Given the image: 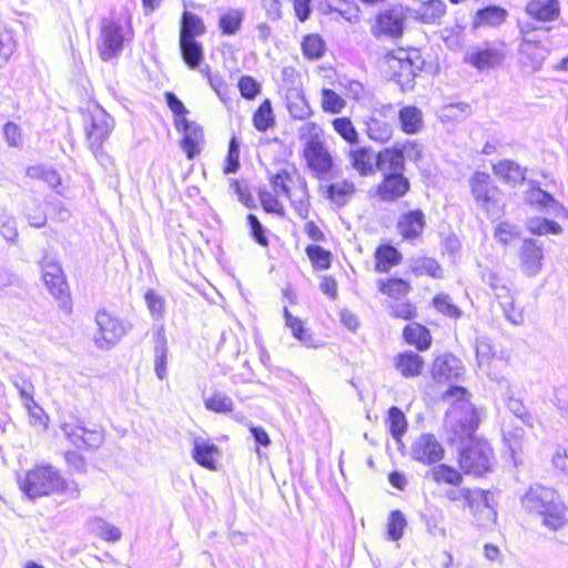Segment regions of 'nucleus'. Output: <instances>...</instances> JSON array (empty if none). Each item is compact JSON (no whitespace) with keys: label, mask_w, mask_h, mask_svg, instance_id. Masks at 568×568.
Here are the masks:
<instances>
[{"label":"nucleus","mask_w":568,"mask_h":568,"mask_svg":"<svg viewBox=\"0 0 568 568\" xmlns=\"http://www.w3.org/2000/svg\"><path fill=\"white\" fill-rule=\"evenodd\" d=\"M523 508L539 518L542 526L557 530L566 519V506L560 495L551 487L541 484L530 485L520 498Z\"/></svg>","instance_id":"obj_1"},{"label":"nucleus","mask_w":568,"mask_h":568,"mask_svg":"<svg viewBox=\"0 0 568 568\" xmlns=\"http://www.w3.org/2000/svg\"><path fill=\"white\" fill-rule=\"evenodd\" d=\"M470 394L459 386L450 387L444 400L450 404L445 417V428L450 442L470 437L478 426V415L469 399Z\"/></svg>","instance_id":"obj_2"},{"label":"nucleus","mask_w":568,"mask_h":568,"mask_svg":"<svg viewBox=\"0 0 568 568\" xmlns=\"http://www.w3.org/2000/svg\"><path fill=\"white\" fill-rule=\"evenodd\" d=\"M518 62L531 72L541 69L548 54L544 36L531 23L519 24Z\"/></svg>","instance_id":"obj_3"},{"label":"nucleus","mask_w":568,"mask_h":568,"mask_svg":"<svg viewBox=\"0 0 568 568\" xmlns=\"http://www.w3.org/2000/svg\"><path fill=\"white\" fill-rule=\"evenodd\" d=\"M468 184L476 204L488 216L499 217L504 210L503 195L490 175L485 172H475L469 178Z\"/></svg>","instance_id":"obj_4"},{"label":"nucleus","mask_w":568,"mask_h":568,"mask_svg":"<svg viewBox=\"0 0 568 568\" xmlns=\"http://www.w3.org/2000/svg\"><path fill=\"white\" fill-rule=\"evenodd\" d=\"M87 112L84 120L85 136L90 150L98 159L103 153L102 144L109 139L114 129V120L97 103L89 104Z\"/></svg>","instance_id":"obj_5"},{"label":"nucleus","mask_w":568,"mask_h":568,"mask_svg":"<svg viewBox=\"0 0 568 568\" xmlns=\"http://www.w3.org/2000/svg\"><path fill=\"white\" fill-rule=\"evenodd\" d=\"M62 484V476L52 466H37L19 479L20 489L34 499L55 493Z\"/></svg>","instance_id":"obj_6"},{"label":"nucleus","mask_w":568,"mask_h":568,"mask_svg":"<svg viewBox=\"0 0 568 568\" xmlns=\"http://www.w3.org/2000/svg\"><path fill=\"white\" fill-rule=\"evenodd\" d=\"M493 450L486 440L469 438L459 454V466L466 474L481 476L491 467Z\"/></svg>","instance_id":"obj_7"},{"label":"nucleus","mask_w":568,"mask_h":568,"mask_svg":"<svg viewBox=\"0 0 568 568\" xmlns=\"http://www.w3.org/2000/svg\"><path fill=\"white\" fill-rule=\"evenodd\" d=\"M386 63L392 71L393 79L402 89H407L412 87L424 61L417 50H398L396 53L386 55Z\"/></svg>","instance_id":"obj_8"},{"label":"nucleus","mask_w":568,"mask_h":568,"mask_svg":"<svg viewBox=\"0 0 568 568\" xmlns=\"http://www.w3.org/2000/svg\"><path fill=\"white\" fill-rule=\"evenodd\" d=\"M131 30L120 22L104 19L100 27L98 51L103 61L116 58L124 49V43L131 40Z\"/></svg>","instance_id":"obj_9"},{"label":"nucleus","mask_w":568,"mask_h":568,"mask_svg":"<svg viewBox=\"0 0 568 568\" xmlns=\"http://www.w3.org/2000/svg\"><path fill=\"white\" fill-rule=\"evenodd\" d=\"M98 331L94 333V344L101 349H108L116 345L125 334V325L119 318L105 311H99L95 315Z\"/></svg>","instance_id":"obj_10"},{"label":"nucleus","mask_w":568,"mask_h":568,"mask_svg":"<svg viewBox=\"0 0 568 568\" xmlns=\"http://www.w3.org/2000/svg\"><path fill=\"white\" fill-rule=\"evenodd\" d=\"M409 456L423 465H434L444 458L445 448L434 434L423 433L413 440Z\"/></svg>","instance_id":"obj_11"},{"label":"nucleus","mask_w":568,"mask_h":568,"mask_svg":"<svg viewBox=\"0 0 568 568\" xmlns=\"http://www.w3.org/2000/svg\"><path fill=\"white\" fill-rule=\"evenodd\" d=\"M519 268L527 277H536L544 267L542 244L535 239H524L518 248Z\"/></svg>","instance_id":"obj_12"},{"label":"nucleus","mask_w":568,"mask_h":568,"mask_svg":"<svg viewBox=\"0 0 568 568\" xmlns=\"http://www.w3.org/2000/svg\"><path fill=\"white\" fill-rule=\"evenodd\" d=\"M61 430L64 437L77 448L98 449L104 435L101 429H89L81 423H63Z\"/></svg>","instance_id":"obj_13"},{"label":"nucleus","mask_w":568,"mask_h":568,"mask_svg":"<svg viewBox=\"0 0 568 568\" xmlns=\"http://www.w3.org/2000/svg\"><path fill=\"white\" fill-rule=\"evenodd\" d=\"M405 19L403 7L393 6L387 8L377 16L374 34L399 38L403 34Z\"/></svg>","instance_id":"obj_14"},{"label":"nucleus","mask_w":568,"mask_h":568,"mask_svg":"<svg viewBox=\"0 0 568 568\" xmlns=\"http://www.w3.org/2000/svg\"><path fill=\"white\" fill-rule=\"evenodd\" d=\"M307 166L318 179L325 178L334 166L333 158L324 142L305 144L303 151Z\"/></svg>","instance_id":"obj_15"},{"label":"nucleus","mask_w":568,"mask_h":568,"mask_svg":"<svg viewBox=\"0 0 568 568\" xmlns=\"http://www.w3.org/2000/svg\"><path fill=\"white\" fill-rule=\"evenodd\" d=\"M42 278L50 291L51 295L57 300L68 297V285L64 281L61 266L54 258L45 255L41 261Z\"/></svg>","instance_id":"obj_16"},{"label":"nucleus","mask_w":568,"mask_h":568,"mask_svg":"<svg viewBox=\"0 0 568 568\" xmlns=\"http://www.w3.org/2000/svg\"><path fill=\"white\" fill-rule=\"evenodd\" d=\"M174 125L178 131L183 132L181 142L183 151L189 159H193L200 153V143L203 140L202 128L194 122L187 121L185 118H176Z\"/></svg>","instance_id":"obj_17"},{"label":"nucleus","mask_w":568,"mask_h":568,"mask_svg":"<svg viewBox=\"0 0 568 568\" xmlns=\"http://www.w3.org/2000/svg\"><path fill=\"white\" fill-rule=\"evenodd\" d=\"M409 191V181L400 172L387 173L377 186V195L386 202L396 201Z\"/></svg>","instance_id":"obj_18"},{"label":"nucleus","mask_w":568,"mask_h":568,"mask_svg":"<svg viewBox=\"0 0 568 568\" xmlns=\"http://www.w3.org/2000/svg\"><path fill=\"white\" fill-rule=\"evenodd\" d=\"M412 144H403L400 149L386 148L376 154V169L385 174L393 172H400L405 168L404 153Z\"/></svg>","instance_id":"obj_19"},{"label":"nucleus","mask_w":568,"mask_h":568,"mask_svg":"<svg viewBox=\"0 0 568 568\" xmlns=\"http://www.w3.org/2000/svg\"><path fill=\"white\" fill-rule=\"evenodd\" d=\"M526 14L538 22H554L560 17L559 0H529L525 6Z\"/></svg>","instance_id":"obj_20"},{"label":"nucleus","mask_w":568,"mask_h":568,"mask_svg":"<svg viewBox=\"0 0 568 568\" xmlns=\"http://www.w3.org/2000/svg\"><path fill=\"white\" fill-rule=\"evenodd\" d=\"M464 373L462 362L452 354L437 357L432 366V374L437 382L457 379Z\"/></svg>","instance_id":"obj_21"},{"label":"nucleus","mask_w":568,"mask_h":568,"mask_svg":"<svg viewBox=\"0 0 568 568\" xmlns=\"http://www.w3.org/2000/svg\"><path fill=\"white\" fill-rule=\"evenodd\" d=\"M220 455L221 453L219 447L213 443L201 437H195L193 439L192 458L200 466L210 470H215L216 459Z\"/></svg>","instance_id":"obj_22"},{"label":"nucleus","mask_w":568,"mask_h":568,"mask_svg":"<svg viewBox=\"0 0 568 568\" xmlns=\"http://www.w3.org/2000/svg\"><path fill=\"white\" fill-rule=\"evenodd\" d=\"M469 509L478 526L490 528L495 525L497 513L490 504L489 491L481 489V496L476 497V501Z\"/></svg>","instance_id":"obj_23"},{"label":"nucleus","mask_w":568,"mask_h":568,"mask_svg":"<svg viewBox=\"0 0 568 568\" xmlns=\"http://www.w3.org/2000/svg\"><path fill=\"white\" fill-rule=\"evenodd\" d=\"M348 160L352 168L362 176L374 174L376 170V155L368 148L351 150Z\"/></svg>","instance_id":"obj_24"},{"label":"nucleus","mask_w":568,"mask_h":568,"mask_svg":"<svg viewBox=\"0 0 568 568\" xmlns=\"http://www.w3.org/2000/svg\"><path fill=\"white\" fill-rule=\"evenodd\" d=\"M425 226L424 213L420 210L409 211L398 220V232L405 239H414L422 234Z\"/></svg>","instance_id":"obj_25"},{"label":"nucleus","mask_w":568,"mask_h":568,"mask_svg":"<svg viewBox=\"0 0 568 568\" xmlns=\"http://www.w3.org/2000/svg\"><path fill=\"white\" fill-rule=\"evenodd\" d=\"M395 367L405 377H416L422 374L424 361L417 353L407 351L395 357Z\"/></svg>","instance_id":"obj_26"},{"label":"nucleus","mask_w":568,"mask_h":568,"mask_svg":"<svg viewBox=\"0 0 568 568\" xmlns=\"http://www.w3.org/2000/svg\"><path fill=\"white\" fill-rule=\"evenodd\" d=\"M415 18L423 23L434 24L439 22L446 12V4L442 0L422 2L414 10Z\"/></svg>","instance_id":"obj_27"},{"label":"nucleus","mask_w":568,"mask_h":568,"mask_svg":"<svg viewBox=\"0 0 568 568\" xmlns=\"http://www.w3.org/2000/svg\"><path fill=\"white\" fill-rule=\"evenodd\" d=\"M493 172L501 181L511 185H516L525 180V170L510 160H501L494 164Z\"/></svg>","instance_id":"obj_28"},{"label":"nucleus","mask_w":568,"mask_h":568,"mask_svg":"<svg viewBox=\"0 0 568 568\" xmlns=\"http://www.w3.org/2000/svg\"><path fill=\"white\" fill-rule=\"evenodd\" d=\"M367 136L378 143H386L393 134V126L385 120L377 118L375 114L365 121Z\"/></svg>","instance_id":"obj_29"},{"label":"nucleus","mask_w":568,"mask_h":568,"mask_svg":"<svg viewBox=\"0 0 568 568\" xmlns=\"http://www.w3.org/2000/svg\"><path fill=\"white\" fill-rule=\"evenodd\" d=\"M507 16L504 8L490 6L476 12L474 27H498L506 21Z\"/></svg>","instance_id":"obj_30"},{"label":"nucleus","mask_w":568,"mask_h":568,"mask_svg":"<svg viewBox=\"0 0 568 568\" xmlns=\"http://www.w3.org/2000/svg\"><path fill=\"white\" fill-rule=\"evenodd\" d=\"M404 338L408 344L414 345L419 351L429 348L432 337L429 331L417 323H412L404 328Z\"/></svg>","instance_id":"obj_31"},{"label":"nucleus","mask_w":568,"mask_h":568,"mask_svg":"<svg viewBox=\"0 0 568 568\" xmlns=\"http://www.w3.org/2000/svg\"><path fill=\"white\" fill-rule=\"evenodd\" d=\"M474 67L484 70L495 68L504 60V53L494 48H487L471 53L467 59Z\"/></svg>","instance_id":"obj_32"},{"label":"nucleus","mask_w":568,"mask_h":568,"mask_svg":"<svg viewBox=\"0 0 568 568\" xmlns=\"http://www.w3.org/2000/svg\"><path fill=\"white\" fill-rule=\"evenodd\" d=\"M205 32V26L200 17L184 12L181 21L180 40H195Z\"/></svg>","instance_id":"obj_33"},{"label":"nucleus","mask_w":568,"mask_h":568,"mask_svg":"<svg viewBox=\"0 0 568 568\" xmlns=\"http://www.w3.org/2000/svg\"><path fill=\"white\" fill-rule=\"evenodd\" d=\"M88 527L92 534L106 541L115 542L120 540L122 536L121 530L116 526L109 524L100 517L90 519Z\"/></svg>","instance_id":"obj_34"},{"label":"nucleus","mask_w":568,"mask_h":568,"mask_svg":"<svg viewBox=\"0 0 568 568\" xmlns=\"http://www.w3.org/2000/svg\"><path fill=\"white\" fill-rule=\"evenodd\" d=\"M287 110L292 118L306 120L312 115V109L301 91L294 90L287 97Z\"/></svg>","instance_id":"obj_35"},{"label":"nucleus","mask_w":568,"mask_h":568,"mask_svg":"<svg viewBox=\"0 0 568 568\" xmlns=\"http://www.w3.org/2000/svg\"><path fill=\"white\" fill-rule=\"evenodd\" d=\"M402 130L407 134L418 132L423 125L422 111L416 106H405L398 113Z\"/></svg>","instance_id":"obj_36"},{"label":"nucleus","mask_w":568,"mask_h":568,"mask_svg":"<svg viewBox=\"0 0 568 568\" xmlns=\"http://www.w3.org/2000/svg\"><path fill=\"white\" fill-rule=\"evenodd\" d=\"M400 253L390 245H384L377 248L375 253V268L379 273L388 272L390 267L400 262Z\"/></svg>","instance_id":"obj_37"},{"label":"nucleus","mask_w":568,"mask_h":568,"mask_svg":"<svg viewBox=\"0 0 568 568\" xmlns=\"http://www.w3.org/2000/svg\"><path fill=\"white\" fill-rule=\"evenodd\" d=\"M154 372L161 381L165 379L168 376V347L166 341L161 332L158 333V339L154 346Z\"/></svg>","instance_id":"obj_38"},{"label":"nucleus","mask_w":568,"mask_h":568,"mask_svg":"<svg viewBox=\"0 0 568 568\" xmlns=\"http://www.w3.org/2000/svg\"><path fill=\"white\" fill-rule=\"evenodd\" d=\"M180 49L184 62L191 68L200 67L203 61L202 44L196 40H180Z\"/></svg>","instance_id":"obj_39"},{"label":"nucleus","mask_w":568,"mask_h":568,"mask_svg":"<svg viewBox=\"0 0 568 568\" xmlns=\"http://www.w3.org/2000/svg\"><path fill=\"white\" fill-rule=\"evenodd\" d=\"M26 173L30 179L42 180L50 187H57L61 182L59 173L53 168L44 164L30 165Z\"/></svg>","instance_id":"obj_40"},{"label":"nucleus","mask_w":568,"mask_h":568,"mask_svg":"<svg viewBox=\"0 0 568 568\" xmlns=\"http://www.w3.org/2000/svg\"><path fill=\"white\" fill-rule=\"evenodd\" d=\"M244 11L241 9H230L219 19V27L223 34H235L243 22Z\"/></svg>","instance_id":"obj_41"},{"label":"nucleus","mask_w":568,"mask_h":568,"mask_svg":"<svg viewBox=\"0 0 568 568\" xmlns=\"http://www.w3.org/2000/svg\"><path fill=\"white\" fill-rule=\"evenodd\" d=\"M284 316H285V325L291 329L292 335L297 338L301 343H303L306 346H315L313 343V337L308 329L304 327L303 322L298 318L293 316L287 307H284Z\"/></svg>","instance_id":"obj_42"},{"label":"nucleus","mask_w":568,"mask_h":568,"mask_svg":"<svg viewBox=\"0 0 568 568\" xmlns=\"http://www.w3.org/2000/svg\"><path fill=\"white\" fill-rule=\"evenodd\" d=\"M354 192V183L346 180L333 183L326 187V196L338 205H344Z\"/></svg>","instance_id":"obj_43"},{"label":"nucleus","mask_w":568,"mask_h":568,"mask_svg":"<svg viewBox=\"0 0 568 568\" xmlns=\"http://www.w3.org/2000/svg\"><path fill=\"white\" fill-rule=\"evenodd\" d=\"M476 357L481 369L488 371L491 362H501L494 357L493 345L486 337H477L475 342ZM490 374L489 372H487Z\"/></svg>","instance_id":"obj_44"},{"label":"nucleus","mask_w":568,"mask_h":568,"mask_svg":"<svg viewBox=\"0 0 568 568\" xmlns=\"http://www.w3.org/2000/svg\"><path fill=\"white\" fill-rule=\"evenodd\" d=\"M429 474L433 480L436 483H446L449 485L458 486L463 481L462 474L446 464L434 466L429 470Z\"/></svg>","instance_id":"obj_45"},{"label":"nucleus","mask_w":568,"mask_h":568,"mask_svg":"<svg viewBox=\"0 0 568 568\" xmlns=\"http://www.w3.org/2000/svg\"><path fill=\"white\" fill-rule=\"evenodd\" d=\"M526 226L535 235L560 234L562 231L560 224L545 217H530Z\"/></svg>","instance_id":"obj_46"},{"label":"nucleus","mask_w":568,"mask_h":568,"mask_svg":"<svg viewBox=\"0 0 568 568\" xmlns=\"http://www.w3.org/2000/svg\"><path fill=\"white\" fill-rule=\"evenodd\" d=\"M507 409L518 418L527 427H534V417L526 408L521 399L515 398L513 395L505 397Z\"/></svg>","instance_id":"obj_47"},{"label":"nucleus","mask_w":568,"mask_h":568,"mask_svg":"<svg viewBox=\"0 0 568 568\" xmlns=\"http://www.w3.org/2000/svg\"><path fill=\"white\" fill-rule=\"evenodd\" d=\"M205 408L220 414L231 413L234 408L232 398L222 392H215L204 400Z\"/></svg>","instance_id":"obj_48"},{"label":"nucleus","mask_w":568,"mask_h":568,"mask_svg":"<svg viewBox=\"0 0 568 568\" xmlns=\"http://www.w3.org/2000/svg\"><path fill=\"white\" fill-rule=\"evenodd\" d=\"M321 95L322 109L327 113L338 114L346 105L345 100L334 90L324 88Z\"/></svg>","instance_id":"obj_49"},{"label":"nucleus","mask_w":568,"mask_h":568,"mask_svg":"<svg viewBox=\"0 0 568 568\" xmlns=\"http://www.w3.org/2000/svg\"><path fill=\"white\" fill-rule=\"evenodd\" d=\"M253 123L256 130L265 132L268 128L274 125V116L271 102L265 100L254 112Z\"/></svg>","instance_id":"obj_50"},{"label":"nucleus","mask_w":568,"mask_h":568,"mask_svg":"<svg viewBox=\"0 0 568 568\" xmlns=\"http://www.w3.org/2000/svg\"><path fill=\"white\" fill-rule=\"evenodd\" d=\"M332 125L335 132L338 133L346 142L351 144L358 143V133L348 118H336L332 121Z\"/></svg>","instance_id":"obj_51"},{"label":"nucleus","mask_w":568,"mask_h":568,"mask_svg":"<svg viewBox=\"0 0 568 568\" xmlns=\"http://www.w3.org/2000/svg\"><path fill=\"white\" fill-rule=\"evenodd\" d=\"M389 432L395 439H399L406 432L407 422L404 413L393 406L388 410Z\"/></svg>","instance_id":"obj_52"},{"label":"nucleus","mask_w":568,"mask_h":568,"mask_svg":"<svg viewBox=\"0 0 568 568\" xmlns=\"http://www.w3.org/2000/svg\"><path fill=\"white\" fill-rule=\"evenodd\" d=\"M378 287L381 292L393 298H399L406 295L410 288L409 284L400 278H392L387 282L379 280Z\"/></svg>","instance_id":"obj_53"},{"label":"nucleus","mask_w":568,"mask_h":568,"mask_svg":"<svg viewBox=\"0 0 568 568\" xmlns=\"http://www.w3.org/2000/svg\"><path fill=\"white\" fill-rule=\"evenodd\" d=\"M407 525L406 518L400 510H393L387 519V534L389 539L399 540L403 537Z\"/></svg>","instance_id":"obj_54"},{"label":"nucleus","mask_w":568,"mask_h":568,"mask_svg":"<svg viewBox=\"0 0 568 568\" xmlns=\"http://www.w3.org/2000/svg\"><path fill=\"white\" fill-rule=\"evenodd\" d=\"M470 105L467 103L448 104L442 108L439 118L445 121H460L470 114Z\"/></svg>","instance_id":"obj_55"},{"label":"nucleus","mask_w":568,"mask_h":568,"mask_svg":"<svg viewBox=\"0 0 568 568\" xmlns=\"http://www.w3.org/2000/svg\"><path fill=\"white\" fill-rule=\"evenodd\" d=\"M478 496H481V489L450 488L445 491V497L448 500L464 501L468 508L474 505Z\"/></svg>","instance_id":"obj_56"},{"label":"nucleus","mask_w":568,"mask_h":568,"mask_svg":"<svg viewBox=\"0 0 568 568\" xmlns=\"http://www.w3.org/2000/svg\"><path fill=\"white\" fill-rule=\"evenodd\" d=\"M413 272L416 275L427 274L435 278L443 277L442 267L439 266L436 260L430 257H423L415 261L413 265Z\"/></svg>","instance_id":"obj_57"},{"label":"nucleus","mask_w":568,"mask_h":568,"mask_svg":"<svg viewBox=\"0 0 568 568\" xmlns=\"http://www.w3.org/2000/svg\"><path fill=\"white\" fill-rule=\"evenodd\" d=\"M302 49L305 57L312 60L320 59L324 53V41L317 34H310L304 38Z\"/></svg>","instance_id":"obj_58"},{"label":"nucleus","mask_w":568,"mask_h":568,"mask_svg":"<svg viewBox=\"0 0 568 568\" xmlns=\"http://www.w3.org/2000/svg\"><path fill=\"white\" fill-rule=\"evenodd\" d=\"M17 49L13 33L7 29H0V65L8 62Z\"/></svg>","instance_id":"obj_59"},{"label":"nucleus","mask_w":568,"mask_h":568,"mask_svg":"<svg viewBox=\"0 0 568 568\" xmlns=\"http://www.w3.org/2000/svg\"><path fill=\"white\" fill-rule=\"evenodd\" d=\"M13 385L19 390L24 407L29 410L30 414L34 415L33 409L40 408L33 398V385L28 381H23L22 384H20L18 381H13Z\"/></svg>","instance_id":"obj_60"},{"label":"nucleus","mask_w":568,"mask_h":568,"mask_svg":"<svg viewBox=\"0 0 568 568\" xmlns=\"http://www.w3.org/2000/svg\"><path fill=\"white\" fill-rule=\"evenodd\" d=\"M24 214L29 220V223L33 227H42L47 222V216L44 211L41 207V204L38 200L32 199L30 201V205L24 207Z\"/></svg>","instance_id":"obj_61"},{"label":"nucleus","mask_w":568,"mask_h":568,"mask_svg":"<svg viewBox=\"0 0 568 568\" xmlns=\"http://www.w3.org/2000/svg\"><path fill=\"white\" fill-rule=\"evenodd\" d=\"M507 321L513 325H523L525 322L524 311L515 304L514 297L499 303Z\"/></svg>","instance_id":"obj_62"},{"label":"nucleus","mask_w":568,"mask_h":568,"mask_svg":"<svg viewBox=\"0 0 568 568\" xmlns=\"http://www.w3.org/2000/svg\"><path fill=\"white\" fill-rule=\"evenodd\" d=\"M435 308L442 314L458 318L462 316V311L458 306H456L452 298L446 294H439L434 298Z\"/></svg>","instance_id":"obj_63"},{"label":"nucleus","mask_w":568,"mask_h":568,"mask_svg":"<svg viewBox=\"0 0 568 568\" xmlns=\"http://www.w3.org/2000/svg\"><path fill=\"white\" fill-rule=\"evenodd\" d=\"M306 253L312 263L321 270L328 268L331 265V253L318 245H311Z\"/></svg>","instance_id":"obj_64"}]
</instances>
